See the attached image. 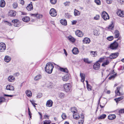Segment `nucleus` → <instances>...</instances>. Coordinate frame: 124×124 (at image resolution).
Masks as SVG:
<instances>
[{
	"instance_id": "nucleus-58",
	"label": "nucleus",
	"mask_w": 124,
	"mask_h": 124,
	"mask_svg": "<svg viewBox=\"0 0 124 124\" xmlns=\"http://www.w3.org/2000/svg\"><path fill=\"white\" fill-rule=\"evenodd\" d=\"M107 3L108 4H109L112 3V0H106Z\"/></svg>"
},
{
	"instance_id": "nucleus-55",
	"label": "nucleus",
	"mask_w": 124,
	"mask_h": 124,
	"mask_svg": "<svg viewBox=\"0 0 124 124\" xmlns=\"http://www.w3.org/2000/svg\"><path fill=\"white\" fill-rule=\"evenodd\" d=\"M62 117L63 119H66V116L65 114L63 113L62 115Z\"/></svg>"
},
{
	"instance_id": "nucleus-32",
	"label": "nucleus",
	"mask_w": 124,
	"mask_h": 124,
	"mask_svg": "<svg viewBox=\"0 0 124 124\" xmlns=\"http://www.w3.org/2000/svg\"><path fill=\"white\" fill-rule=\"evenodd\" d=\"M74 15L75 16H79L80 14L79 11L76 9H75L74 12Z\"/></svg>"
},
{
	"instance_id": "nucleus-27",
	"label": "nucleus",
	"mask_w": 124,
	"mask_h": 124,
	"mask_svg": "<svg viewBox=\"0 0 124 124\" xmlns=\"http://www.w3.org/2000/svg\"><path fill=\"white\" fill-rule=\"evenodd\" d=\"M8 80L9 82H12L15 81V78L13 76H10L8 78Z\"/></svg>"
},
{
	"instance_id": "nucleus-15",
	"label": "nucleus",
	"mask_w": 124,
	"mask_h": 124,
	"mask_svg": "<svg viewBox=\"0 0 124 124\" xmlns=\"http://www.w3.org/2000/svg\"><path fill=\"white\" fill-rule=\"evenodd\" d=\"M26 8L28 11H31L33 9V7L31 2L28 5Z\"/></svg>"
},
{
	"instance_id": "nucleus-5",
	"label": "nucleus",
	"mask_w": 124,
	"mask_h": 124,
	"mask_svg": "<svg viewBox=\"0 0 124 124\" xmlns=\"http://www.w3.org/2000/svg\"><path fill=\"white\" fill-rule=\"evenodd\" d=\"M101 16L105 20H106L109 19V17L107 13L105 11L102 12L101 14Z\"/></svg>"
},
{
	"instance_id": "nucleus-54",
	"label": "nucleus",
	"mask_w": 124,
	"mask_h": 124,
	"mask_svg": "<svg viewBox=\"0 0 124 124\" xmlns=\"http://www.w3.org/2000/svg\"><path fill=\"white\" fill-rule=\"evenodd\" d=\"M12 22L14 24L15 23H19V21L17 19H15L12 20Z\"/></svg>"
},
{
	"instance_id": "nucleus-12",
	"label": "nucleus",
	"mask_w": 124,
	"mask_h": 124,
	"mask_svg": "<svg viewBox=\"0 0 124 124\" xmlns=\"http://www.w3.org/2000/svg\"><path fill=\"white\" fill-rule=\"evenodd\" d=\"M53 102L51 100H48L46 103V106L50 107H51L53 105Z\"/></svg>"
},
{
	"instance_id": "nucleus-64",
	"label": "nucleus",
	"mask_w": 124,
	"mask_h": 124,
	"mask_svg": "<svg viewBox=\"0 0 124 124\" xmlns=\"http://www.w3.org/2000/svg\"><path fill=\"white\" fill-rule=\"evenodd\" d=\"M19 23H15L14 24V26L16 27H18L19 25V24H18Z\"/></svg>"
},
{
	"instance_id": "nucleus-35",
	"label": "nucleus",
	"mask_w": 124,
	"mask_h": 124,
	"mask_svg": "<svg viewBox=\"0 0 124 124\" xmlns=\"http://www.w3.org/2000/svg\"><path fill=\"white\" fill-rule=\"evenodd\" d=\"M123 98L124 97L122 96L118 98L115 99L114 100L116 101V103H117L118 101L122 100Z\"/></svg>"
},
{
	"instance_id": "nucleus-13",
	"label": "nucleus",
	"mask_w": 124,
	"mask_h": 124,
	"mask_svg": "<svg viewBox=\"0 0 124 124\" xmlns=\"http://www.w3.org/2000/svg\"><path fill=\"white\" fill-rule=\"evenodd\" d=\"M83 42L84 43L89 44L90 42V40L89 38L86 37L83 40Z\"/></svg>"
},
{
	"instance_id": "nucleus-37",
	"label": "nucleus",
	"mask_w": 124,
	"mask_h": 124,
	"mask_svg": "<svg viewBox=\"0 0 124 124\" xmlns=\"http://www.w3.org/2000/svg\"><path fill=\"white\" fill-rule=\"evenodd\" d=\"M93 34L95 35H98L100 34L99 31L96 30H94L93 31Z\"/></svg>"
},
{
	"instance_id": "nucleus-1",
	"label": "nucleus",
	"mask_w": 124,
	"mask_h": 124,
	"mask_svg": "<svg viewBox=\"0 0 124 124\" xmlns=\"http://www.w3.org/2000/svg\"><path fill=\"white\" fill-rule=\"evenodd\" d=\"M54 68V66L52 64L49 62L47 63L45 67V70L47 73L51 74Z\"/></svg>"
},
{
	"instance_id": "nucleus-28",
	"label": "nucleus",
	"mask_w": 124,
	"mask_h": 124,
	"mask_svg": "<svg viewBox=\"0 0 124 124\" xmlns=\"http://www.w3.org/2000/svg\"><path fill=\"white\" fill-rule=\"evenodd\" d=\"M73 114V118L76 119H78L80 117L79 114L78 113H76V114Z\"/></svg>"
},
{
	"instance_id": "nucleus-7",
	"label": "nucleus",
	"mask_w": 124,
	"mask_h": 124,
	"mask_svg": "<svg viewBox=\"0 0 124 124\" xmlns=\"http://www.w3.org/2000/svg\"><path fill=\"white\" fill-rule=\"evenodd\" d=\"M121 87L120 86L118 87L116 89L115 91L116 96H120L123 95V93H120V92Z\"/></svg>"
},
{
	"instance_id": "nucleus-51",
	"label": "nucleus",
	"mask_w": 124,
	"mask_h": 124,
	"mask_svg": "<svg viewBox=\"0 0 124 124\" xmlns=\"http://www.w3.org/2000/svg\"><path fill=\"white\" fill-rule=\"evenodd\" d=\"M50 1L52 4H54L56 3L57 0H50Z\"/></svg>"
},
{
	"instance_id": "nucleus-26",
	"label": "nucleus",
	"mask_w": 124,
	"mask_h": 124,
	"mask_svg": "<svg viewBox=\"0 0 124 124\" xmlns=\"http://www.w3.org/2000/svg\"><path fill=\"white\" fill-rule=\"evenodd\" d=\"M5 2L4 0H0V7H4L5 5Z\"/></svg>"
},
{
	"instance_id": "nucleus-46",
	"label": "nucleus",
	"mask_w": 124,
	"mask_h": 124,
	"mask_svg": "<svg viewBox=\"0 0 124 124\" xmlns=\"http://www.w3.org/2000/svg\"><path fill=\"white\" fill-rule=\"evenodd\" d=\"M86 85L87 90L88 91H91L92 90V87L90 85L88 84Z\"/></svg>"
},
{
	"instance_id": "nucleus-21",
	"label": "nucleus",
	"mask_w": 124,
	"mask_h": 124,
	"mask_svg": "<svg viewBox=\"0 0 124 124\" xmlns=\"http://www.w3.org/2000/svg\"><path fill=\"white\" fill-rule=\"evenodd\" d=\"M109 63V61L106 59L104 62L102 63L101 66L103 67H105V66L108 65Z\"/></svg>"
},
{
	"instance_id": "nucleus-2",
	"label": "nucleus",
	"mask_w": 124,
	"mask_h": 124,
	"mask_svg": "<svg viewBox=\"0 0 124 124\" xmlns=\"http://www.w3.org/2000/svg\"><path fill=\"white\" fill-rule=\"evenodd\" d=\"M118 46V43L116 41H115L110 45L109 48L112 50H115L117 49Z\"/></svg>"
},
{
	"instance_id": "nucleus-50",
	"label": "nucleus",
	"mask_w": 124,
	"mask_h": 124,
	"mask_svg": "<svg viewBox=\"0 0 124 124\" xmlns=\"http://www.w3.org/2000/svg\"><path fill=\"white\" fill-rule=\"evenodd\" d=\"M65 16L68 18H70L71 17V16L69 14L66 13L65 14Z\"/></svg>"
},
{
	"instance_id": "nucleus-30",
	"label": "nucleus",
	"mask_w": 124,
	"mask_h": 124,
	"mask_svg": "<svg viewBox=\"0 0 124 124\" xmlns=\"http://www.w3.org/2000/svg\"><path fill=\"white\" fill-rule=\"evenodd\" d=\"M60 22L62 24L64 25H66L67 24L66 20L65 19L61 20H60Z\"/></svg>"
},
{
	"instance_id": "nucleus-9",
	"label": "nucleus",
	"mask_w": 124,
	"mask_h": 124,
	"mask_svg": "<svg viewBox=\"0 0 124 124\" xmlns=\"http://www.w3.org/2000/svg\"><path fill=\"white\" fill-rule=\"evenodd\" d=\"M75 34L79 37H82L83 35V33L81 31L77 30L75 31Z\"/></svg>"
},
{
	"instance_id": "nucleus-45",
	"label": "nucleus",
	"mask_w": 124,
	"mask_h": 124,
	"mask_svg": "<svg viewBox=\"0 0 124 124\" xmlns=\"http://www.w3.org/2000/svg\"><path fill=\"white\" fill-rule=\"evenodd\" d=\"M114 27V25L113 23H112L111 24L109 25L108 27V29L112 30Z\"/></svg>"
},
{
	"instance_id": "nucleus-4",
	"label": "nucleus",
	"mask_w": 124,
	"mask_h": 124,
	"mask_svg": "<svg viewBox=\"0 0 124 124\" xmlns=\"http://www.w3.org/2000/svg\"><path fill=\"white\" fill-rule=\"evenodd\" d=\"M6 46L5 44L4 43H0V52H4L6 50Z\"/></svg>"
},
{
	"instance_id": "nucleus-60",
	"label": "nucleus",
	"mask_w": 124,
	"mask_h": 124,
	"mask_svg": "<svg viewBox=\"0 0 124 124\" xmlns=\"http://www.w3.org/2000/svg\"><path fill=\"white\" fill-rule=\"evenodd\" d=\"M83 122H84L83 120H80L78 122V124H83Z\"/></svg>"
},
{
	"instance_id": "nucleus-16",
	"label": "nucleus",
	"mask_w": 124,
	"mask_h": 124,
	"mask_svg": "<svg viewBox=\"0 0 124 124\" xmlns=\"http://www.w3.org/2000/svg\"><path fill=\"white\" fill-rule=\"evenodd\" d=\"M70 76L69 75L66 74L62 77V79L63 81H67L70 78Z\"/></svg>"
},
{
	"instance_id": "nucleus-43",
	"label": "nucleus",
	"mask_w": 124,
	"mask_h": 124,
	"mask_svg": "<svg viewBox=\"0 0 124 124\" xmlns=\"http://www.w3.org/2000/svg\"><path fill=\"white\" fill-rule=\"evenodd\" d=\"M84 61L85 62L88 64H89L92 62V61H89L88 58H84Z\"/></svg>"
},
{
	"instance_id": "nucleus-34",
	"label": "nucleus",
	"mask_w": 124,
	"mask_h": 124,
	"mask_svg": "<svg viewBox=\"0 0 124 124\" xmlns=\"http://www.w3.org/2000/svg\"><path fill=\"white\" fill-rule=\"evenodd\" d=\"M58 96L59 98L62 99L64 97L65 95L64 93H61L58 94Z\"/></svg>"
},
{
	"instance_id": "nucleus-3",
	"label": "nucleus",
	"mask_w": 124,
	"mask_h": 124,
	"mask_svg": "<svg viewBox=\"0 0 124 124\" xmlns=\"http://www.w3.org/2000/svg\"><path fill=\"white\" fill-rule=\"evenodd\" d=\"M63 87L64 90L66 92H68L70 91L71 86V85L70 83L66 84L63 85Z\"/></svg>"
},
{
	"instance_id": "nucleus-14",
	"label": "nucleus",
	"mask_w": 124,
	"mask_h": 124,
	"mask_svg": "<svg viewBox=\"0 0 124 124\" xmlns=\"http://www.w3.org/2000/svg\"><path fill=\"white\" fill-rule=\"evenodd\" d=\"M117 14L119 16L121 17H124V11H121V10H118L117 12Z\"/></svg>"
},
{
	"instance_id": "nucleus-52",
	"label": "nucleus",
	"mask_w": 124,
	"mask_h": 124,
	"mask_svg": "<svg viewBox=\"0 0 124 124\" xmlns=\"http://www.w3.org/2000/svg\"><path fill=\"white\" fill-rule=\"evenodd\" d=\"M100 17V16L99 15H97L96 16L94 17V19L95 20H98Z\"/></svg>"
},
{
	"instance_id": "nucleus-20",
	"label": "nucleus",
	"mask_w": 124,
	"mask_h": 124,
	"mask_svg": "<svg viewBox=\"0 0 124 124\" xmlns=\"http://www.w3.org/2000/svg\"><path fill=\"white\" fill-rule=\"evenodd\" d=\"M9 15L11 16H16V12L14 10L10 11L9 13Z\"/></svg>"
},
{
	"instance_id": "nucleus-63",
	"label": "nucleus",
	"mask_w": 124,
	"mask_h": 124,
	"mask_svg": "<svg viewBox=\"0 0 124 124\" xmlns=\"http://www.w3.org/2000/svg\"><path fill=\"white\" fill-rule=\"evenodd\" d=\"M77 21L76 20H73L72 21V24H75L77 23Z\"/></svg>"
},
{
	"instance_id": "nucleus-36",
	"label": "nucleus",
	"mask_w": 124,
	"mask_h": 124,
	"mask_svg": "<svg viewBox=\"0 0 124 124\" xmlns=\"http://www.w3.org/2000/svg\"><path fill=\"white\" fill-rule=\"evenodd\" d=\"M42 77V76L40 74H39L36 76L34 78L35 80L37 81L41 79Z\"/></svg>"
},
{
	"instance_id": "nucleus-22",
	"label": "nucleus",
	"mask_w": 124,
	"mask_h": 124,
	"mask_svg": "<svg viewBox=\"0 0 124 124\" xmlns=\"http://www.w3.org/2000/svg\"><path fill=\"white\" fill-rule=\"evenodd\" d=\"M72 52L74 54H78V50L77 48L74 47L72 50Z\"/></svg>"
},
{
	"instance_id": "nucleus-62",
	"label": "nucleus",
	"mask_w": 124,
	"mask_h": 124,
	"mask_svg": "<svg viewBox=\"0 0 124 124\" xmlns=\"http://www.w3.org/2000/svg\"><path fill=\"white\" fill-rule=\"evenodd\" d=\"M4 96H6L9 97H12L13 96V95H8L6 94H4Z\"/></svg>"
},
{
	"instance_id": "nucleus-48",
	"label": "nucleus",
	"mask_w": 124,
	"mask_h": 124,
	"mask_svg": "<svg viewBox=\"0 0 124 124\" xmlns=\"http://www.w3.org/2000/svg\"><path fill=\"white\" fill-rule=\"evenodd\" d=\"M95 2L96 4L98 5H100L101 4L100 1V0H95Z\"/></svg>"
},
{
	"instance_id": "nucleus-8",
	"label": "nucleus",
	"mask_w": 124,
	"mask_h": 124,
	"mask_svg": "<svg viewBox=\"0 0 124 124\" xmlns=\"http://www.w3.org/2000/svg\"><path fill=\"white\" fill-rule=\"evenodd\" d=\"M100 64L97 62L93 65V68L95 70H98L100 69Z\"/></svg>"
},
{
	"instance_id": "nucleus-10",
	"label": "nucleus",
	"mask_w": 124,
	"mask_h": 124,
	"mask_svg": "<svg viewBox=\"0 0 124 124\" xmlns=\"http://www.w3.org/2000/svg\"><path fill=\"white\" fill-rule=\"evenodd\" d=\"M113 34L114 35V37L115 38H118L120 34L119 32L117 30H115L114 31Z\"/></svg>"
},
{
	"instance_id": "nucleus-18",
	"label": "nucleus",
	"mask_w": 124,
	"mask_h": 124,
	"mask_svg": "<svg viewBox=\"0 0 124 124\" xmlns=\"http://www.w3.org/2000/svg\"><path fill=\"white\" fill-rule=\"evenodd\" d=\"M67 38L72 43L74 42L75 41V39L71 35L68 36Z\"/></svg>"
},
{
	"instance_id": "nucleus-24",
	"label": "nucleus",
	"mask_w": 124,
	"mask_h": 124,
	"mask_svg": "<svg viewBox=\"0 0 124 124\" xmlns=\"http://www.w3.org/2000/svg\"><path fill=\"white\" fill-rule=\"evenodd\" d=\"M80 76L81 78V81L83 82H84L85 80V75L84 74L80 73Z\"/></svg>"
},
{
	"instance_id": "nucleus-17",
	"label": "nucleus",
	"mask_w": 124,
	"mask_h": 124,
	"mask_svg": "<svg viewBox=\"0 0 124 124\" xmlns=\"http://www.w3.org/2000/svg\"><path fill=\"white\" fill-rule=\"evenodd\" d=\"M6 89L9 90L13 91L14 90V86L11 85H8L6 86Z\"/></svg>"
},
{
	"instance_id": "nucleus-47",
	"label": "nucleus",
	"mask_w": 124,
	"mask_h": 124,
	"mask_svg": "<svg viewBox=\"0 0 124 124\" xmlns=\"http://www.w3.org/2000/svg\"><path fill=\"white\" fill-rule=\"evenodd\" d=\"M114 38L113 36H111L108 37L107 38L108 40L109 41H111L114 39Z\"/></svg>"
},
{
	"instance_id": "nucleus-33",
	"label": "nucleus",
	"mask_w": 124,
	"mask_h": 124,
	"mask_svg": "<svg viewBox=\"0 0 124 124\" xmlns=\"http://www.w3.org/2000/svg\"><path fill=\"white\" fill-rule=\"evenodd\" d=\"M30 18L27 16H26L22 18L23 20L25 22H27L30 20Z\"/></svg>"
},
{
	"instance_id": "nucleus-19",
	"label": "nucleus",
	"mask_w": 124,
	"mask_h": 124,
	"mask_svg": "<svg viewBox=\"0 0 124 124\" xmlns=\"http://www.w3.org/2000/svg\"><path fill=\"white\" fill-rule=\"evenodd\" d=\"M108 118L109 120H112L116 118V116L115 114H110L108 116Z\"/></svg>"
},
{
	"instance_id": "nucleus-53",
	"label": "nucleus",
	"mask_w": 124,
	"mask_h": 124,
	"mask_svg": "<svg viewBox=\"0 0 124 124\" xmlns=\"http://www.w3.org/2000/svg\"><path fill=\"white\" fill-rule=\"evenodd\" d=\"M13 6L14 8H17L18 6L17 4L16 3H14L13 4Z\"/></svg>"
},
{
	"instance_id": "nucleus-40",
	"label": "nucleus",
	"mask_w": 124,
	"mask_h": 124,
	"mask_svg": "<svg viewBox=\"0 0 124 124\" xmlns=\"http://www.w3.org/2000/svg\"><path fill=\"white\" fill-rule=\"evenodd\" d=\"M60 70L61 71L66 73H68V70L67 69H64L63 68H60Z\"/></svg>"
},
{
	"instance_id": "nucleus-6",
	"label": "nucleus",
	"mask_w": 124,
	"mask_h": 124,
	"mask_svg": "<svg viewBox=\"0 0 124 124\" xmlns=\"http://www.w3.org/2000/svg\"><path fill=\"white\" fill-rule=\"evenodd\" d=\"M50 14L52 16H55L57 15L56 10L53 8L51 9L50 11Z\"/></svg>"
},
{
	"instance_id": "nucleus-25",
	"label": "nucleus",
	"mask_w": 124,
	"mask_h": 124,
	"mask_svg": "<svg viewBox=\"0 0 124 124\" xmlns=\"http://www.w3.org/2000/svg\"><path fill=\"white\" fill-rule=\"evenodd\" d=\"M11 58L9 56L6 55L4 59V61L7 62H9Z\"/></svg>"
},
{
	"instance_id": "nucleus-41",
	"label": "nucleus",
	"mask_w": 124,
	"mask_h": 124,
	"mask_svg": "<svg viewBox=\"0 0 124 124\" xmlns=\"http://www.w3.org/2000/svg\"><path fill=\"white\" fill-rule=\"evenodd\" d=\"M43 124H50L51 123L50 120H46L43 122Z\"/></svg>"
},
{
	"instance_id": "nucleus-61",
	"label": "nucleus",
	"mask_w": 124,
	"mask_h": 124,
	"mask_svg": "<svg viewBox=\"0 0 124 124\" xmlns=\"http://www.w3.org/2000/svg\"><path fill=\"white\" fill-rule=\"evenodd\" d=\"M44 118L45 119H49V116L47 115H45L44 116Z\"/></svg>"
},
{
	"instance_id": "nucleus-49",
	"label": "nucleus",
	"mask_w": 124,
	"mask_h": 124,
	"mask_svg": "<svg viewBox=\"0 0 124 124\" xmlns=\"http://www.w3.org/2000/svg\"><path fill=\"white\" fill-rule=\"evenodd\" d=\"M5 100V99L3 97H0V103L4 101Z\"/></svg>"
},
{
	"instance_id": "nucleus-11",
	"label": "nucleus",
	"mask_w": 124,
	"mask_h": 124,
	"mask_svg": "<svg viewBox=\"0 0 124 124\" xmlns=\"http://www.w3.org/2000/svg\"><path fill=\"white\" fill-rule=\"evenodd\" d=\"M118 53H112L109 56V58L111 59H115L118 56Z\"/></svg>"
},
{
	"instance_id": "nucleus-38",
	"label": "nucleus",
	"mask_w": 124,
	"mask_h": 124,
	"mask_svg": "<svg viewBox=\"0 0 124 124\" xmlns=\"http://www.w3.org/2000/svg\"><path fill=\"white\" fill-rule=\"evenodd\" d=\"M116 75L117 73L114 74H113V75L110 74L111 76L109 77L108 78L110 80L114 79L115 77L116 76Z\"/></svg>"
},
{
	"instance_id": "nucleus-31",
	"label": "nucleus",
	"mask_w": 124,
	"mask_h": 124,
	"mask_svg": "<svg viewBox=\"0 0 124 124\" xmlns=\"http://www.w3.org/2000/svg\"><path fill=\"white\" fill-rule=\"evenodd\" d=\"M71 111L73 113V114H76L77 113V110L75 107H72L71 108Z\"/></svg>"
},
{
	"instance_id": "nucleus-44",
	"label": "nucleus",
	"mask_w": 124,
	"mask_h": 124,
	"mask_svg": "<svg viewBox=\"0 0 124 124\" xmlns=\"http://www.w3.org/2000/svg\"><path fill=\"white\" fill-rule=\"evenodd\" d=\"M30 101L32 105H33L35 109H36V106H35V105H37V104H36L34 103L35 101L34 100H30Z\"/></svg>"
},
{
	"instance_id": "nucleus-39",
	"label": "nucleus",
	"mask_w": 124,
	"mask_h": 124,
	"mask_svg": "<svg viewBox=\"0 0 124 124\" xmlns=\"http://www.w3.org/2000/svg\"><path fill=\"white\" fill-rule=\"evenodd\" d=\"M106 59V58H105L104 57L101 58L97 61V62H104Z\"/></svg>"
},
{
	"instance_id": "nucleus-56",
	"label": "nucleus",
	"mask_w": 124,
	"mask_h": 124,
	"mask_svg": "<svg viewBox=\"0 0 124 124\" xmlns=\"http://www.w3.org/2000/svg\"><path fill=\"white\" fill-rule=\"evenodd\" d=\"M42 96V94L41 93H38L37 96V98H41Z\"/></svg>"
},
{
	"instance_id": "nucleus-59",
	"label": "nucleus",
	"mask_w": 124,
	"mask_h": 124,
	"mask_svg": "<svg viewBox=\"0 0 124 124\" xmlns=\"http://www.w3.org/2000/svg\"><path fill=\"white\" fill-rule=\"evenodd\" d=\"M119 112L120 113H124V108L119 110Z\"/></svg>"
},
{
	"instance_id": "nucleus-57",
	"label": "nucleus",
	"mask_w": 124,
	"mask_h": 124,
	"mask_svg": "<svg viewBox=\"0 0 124 124\" xmlns=\"http://www.w3.org/2000/svg\"><path fill=\"white\" fill-rule=\"evenodd\" d=\"M38 15L40 18L42 17V15H38L37 14H32V16H36Z\"/></svg>"
},
{
	"instance_id": "nucleus-23",
	"label": "nucleus",
	"mask_w": 124,
	"mask_h": 124,
	"mask_svg": "<svg viewBox=\"0 0 124 124\" xmlns=\"http://www.w3.org/2000/svg\"><path fill=\"white\" fill-rule=\"evenodd\" d=\"M25 93L27 96L28 97H31L32 94L31 91L27 90L26 91Z\"/></svg>"
},
{
	"instance_id": "nucleus-42",
	"label": "nucleus",
	"mask_w": 124,
	"mask_h": 124,
	"mask_svg": "<svg viewBox=\"0 0 124 124\" xmlns=\"http://www.w3.org/2000/svg\"><path fill=\"white\" fill-rule=\"evenodd\" d=\"M106 115L105 114H102V115H101L100 117H98V119H104L106 117Z\"/></svg>"
},
{
	"instance_id": "nucleus-29",
	"label": "nucleus",
	"mask_w": 124,
	"mask_h": 124,
	"mask_svg": "<svg viewBox=\"0 0 124 124\" xmlns=\"http://www.w3.org/2000/svg\"><path fill=\"white\" fill-rule=\"evenodd\" d=\"M90 55L93 57H96L97 56V51H91L90 52Z\"/></svg>"
}]
</instances>
